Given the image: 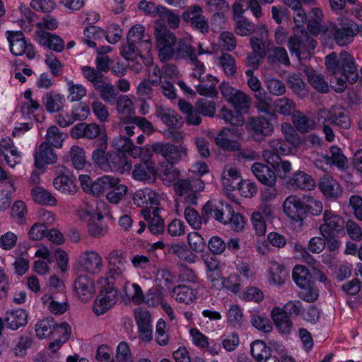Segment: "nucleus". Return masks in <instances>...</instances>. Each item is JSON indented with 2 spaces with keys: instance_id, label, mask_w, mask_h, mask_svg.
Returning a JSON list of instances; mask_svg holds the SVG:
<instances>
[{
  "instance_id": "680f3d73",
  "label": "nucleus",
  "mask_w": 362,
  "mask_h": 362,
  "mask_svg": "<svg viewBox=\"0 0 362 362\" xmlns=\"http://www.w3.org/2000/svg\"><path fill=\"white\" fill-rule=\"evenodd\" d=\"M292 276L298 287H305L311 283V276L308 269L301 265H296L293 269Z\"/></svg>"
},
{
  "instance_id": "69168bd1",
  "label": "nucleus",
  "mask_w": 362,
  "mask_h": 362,
  "mask_svg": "<svg viewBox=\"0 0 362 362\" xmlns=\"http://www.w3.org/2000/svg\"><path fill=\"white\" fill-rule=\"evenodd\" d=\"M347 81H351V76L343 74L341 71L334 72V74H332L330 78L331 87L335 91L341 93L347 87Z\"/></svg>"
},
{
  "instance_id": "c756f323",
  "label": "nucleus",
  "mask_w": 362,
  "mask_h": 362,
  "mask_svg": "<svg viewBox=\"0 0 362 362\" xmlns=\"http://www.w3.org/2000/svg\"><path fill=\"white\" fill-rule=\"evenodd\" d=\"M200 83L196 86L197 93L204 96L215 98L218 94L216 84L218 80L212 75H207L199 80Z\"/></svg>"
},
{
  "instance_id": "e433bc0d",
  "label": "nucleus",
  "mask_w": 362,
  "mask_h": 362,
  "mask_svg": "<svg viewBox=\"0 0 362 362\" xmlns=\"http://www.w3.org/2000/svg\"><path fill=\"white\" fill-rule=\"evenodd\" d=\"M156 115L167 126L175 127L180 124L181 117L173 110L159 106L156 107Z\"/></svg>"
},
{
  "instance_id": "5701e85b",
  "label": "nucleus",
  "mask_w": 362,
  "mask_h": 362,
  "mask_svg": "<svg viewBox=\"0 0 362 362\" xmlns=\"http://www.w3.org/2000/svg\"><path fill=\"white\" fill-rule=\"evenodd\" d=\"M230 133L236 136L242 134L238 130H232L229 128H224L216 137L215 142L218 146L228 151H238L240 150V144L228 138Z\"/></svg>"
},
{
  "instance_id": "b1692460",
  "label": "nucleus",
  "mask_w": 362,
  "mask_h": 362,
  "mask_svg": "<svg viewBox=\"0 0 362 362\" xmlns=\"http://www.w3.org/2000/svg\"><path fill=\"white\" fill-rule=\"evenodd\" d=\"M251 169L254 175L264 185L274 187L276 185V174L268 165L261 163H255Z\"/></svg>"
},
{
  "instance_id": "4be33fe9",
  "label": "nucleus",
  "mask_w": 362,
  "mask_h": 362,
  "mask_svg": "<svg viewBox=\"0 0 362 362\" xmlns=\"http://www.w3.org/2000/svg\"><path fill=\"white\" fill-rule=\"evenodd\" d=\"M103 205V202H98L95 200L84 203L78 210L77 216L80 219L88 223L94 219L101 221L103 218V215L100 211V207Z\"/></svg>"
},
{
  "instance_id": "aec40b11",
  "label": "nucleus",
  "mask_w": 362,
  "mask_h": 362,
  "mask_svg": "<svg viewBox=\"0 0 362 362\" xmlns=\"http://www.w3.org/2000/svg\"><path fill=\"white\" fill-rule=\"evenodd\" d=\"M290 151L284 141L276 139L269 141L267 148L264 149L262 156L264 160L274 165L280 160L279 154H287Z\"/></svg>"
},
{
  "instance_id": "603ef678",
  "label": "nucleus",
  "mask_w": 362,
  "mask_h": 362,
  "mask_svg": "<svg viewBox=\"0 0 362 362\" xmlns=\"http://www.w3.org/2000/svg\"><path fill=\"white\" fill-rule=\"evenodd\" d=\"M41 300L44 305L46 306L52 314L62 315L67 310L68 304L66 303L56 301L50 294H44Z\"/></svg>"
},
{
  "instance_id": "39448f33",
  "label": "nucleus",
  "mask_w": 362,
  "mask_h": 362,
  "mask_svg": "<svg viewBox=\"0 0 362 362\" xmlns=\"http://www.w3.org/2000/svg\"><path fill=\"white\" fill-rule=\"evenodd\" d=\"M173 189L177 196L184 197L186 204H197V194L204 189V183L200 177L188 176L180 178Z\"/></svg>"
},
{
  "instance_id": "3c124183",
  "label": "nucleus",
  "mask_w": 362,
  "mask_h": 362,
  "mask_svg": "<svg viewBox=\"0 0 362 362\" xmlns=\"http://www.w3.org/2000/svg\"><path fill=\"white\" fill-rule=\"evenodd\" d=\"M217 65L227 76H233L237 70L235 58L228 53H223L221 55L218 59Z\"/></svg>"
},
{
  "instance_id": "393cba45",
  "label": "nucleus",
  "mask_w": 362,
  "mask_h": 362,
  "mask_svg": "<svg viewBox=\"0 0 362 362\" xmlns=\"http://www.w3.org/2000/svg\"><path fill=\"white\" fill-rule=\"evenodd\" d=\"M287 185L293 190H312L315 187V182L308 174L303 171H298L289 179Z\"/></svg>"
},
{
  "instance_id": "a18cd8bd",
  "label": "nucleus",
  "mask_w": 362,
  "mask_h": 362,
  "mask_svg": "<svg viewBox=\"0 0 362 362\" xmlns=\"http://www.w3.org/2000/svg\"><path fill=\"white\" fill-rule=\"evenodd\" d=\"M269 63L279 62L285 66L290 65V59L285 48L281 47H272L268 49L267 57Z\"/></svg>"
},
{
  "instance_id": "1a4fd4ad",
  "label": "nucleus",
  "mask_w": 362,
  "mask_h": 362,
  "mask_svg": "<svg viewBox=\"0 0 362 362\" xmlns=\"http://www.w3.org/2000/svg\"><path fill=\"white\" fill-rule=\"evenodd\" d=\"M7 34L10 50L13 54L21 56L25 54L26 57L30 59H33L35 57V52L34 47L31 44L27 43L22 32H7Z\"/></svg>"
},
{
  "instance_id": "6ab92c4d",
  "label": "nucleus",
  "mask_w": 362,
  "mask_h": 362,
  "mask_svg": "<svg viewBox=\"0 0 362 362\" xmlns=\"http://www.w3.org/2000/svg\"><path fill=\"white\" fill-rule=\"evenodd\" d=\"M127 38L128 42H133L137 44L144 52L146 53L150 52L152 47L151 37L145 33V28L144 25L140 24L134 25L129 30Z\"/></svg>"
},
{
  "instance_id": "49530a36",
  "label": "nucleus",
  "mask_w": 362,
  "mask_h": 362,
  "mask_svg": "<svg viewBox=\"0 0 362 362\" xmlns=\"http://www.w3.org/2000/svg\"><path fill=\"white\" fill-rule=\"evenodd\" d=\"M322 158L327 164L334 165L339 168H344L347 163L346 157L341 148L336 146L330 148V155L323 156Z\"/></svg>"
},
{
  "instance_id": "79ce46f5",
  "label": "nucleus",
  "mask_w": 362,
  "mask_h": 362,
  "mask_svg": "<svg viewBox=\"0 0 362 362\" xmlns=\"http://www.w3.org/2000/svg\"><path fill=\"white\" fill-rule=\"evenodd\" d=\"M293 123L300 133H307L316 127L315 120L301 112H297L293 116Z\"/></svg>"
},
{
  "instance_id": "f3484780",
  "label": "nucleus",
  "mask_w": 362,
  "mask_h": 362,
  "mask_svg": "<svg viewBox=\"0 0 362 362\" xmlns=\"http://www.w3.org/2000/svg\"><path fill=\"white\" fill-rule=\"evenodd\" d=\"M111 144L119 153H127L134 158H139L144 150L142 147L135 146L131 139L122 135L115 136Z\"/></svg>"
},
{
  "instance_id": "bb28decb",
  "label": "nucleus",
  "mask_w": 362,
  "mask_h": 362,
  "mask_svg": "<svg viewBox=\"0 0 362 362\" xmlns=\"http://www.w3.org/2000/svg\"><path fill=\"white\" fill-rule=\"evenodd\" d=\"M272 318L276 327L283 334H289L293 327L290 317L280 307H274L271 312Z\"/></svg>"
},
{
  "instance_id": "774afa93",
  "label": "nucleus",
  "mask_w": 362,
  "mask_h": 362,
  "mask_svg": "<svg viewBox=\"0 0 362 362\" xmlns=\"http://www.w3.org/2000/svg\"><path fill=\"white\" fill-rule=\"evenodd\" d=\"M91 110L96 119L103 123L110 122V113L108 108L101 101L96 100L91 103Z\"/></svg>"
},
{
  "instance_id": "f257e3e1",
  "label": "nucleus",
  "mask_w": 362,
  "mask_h": 362,
  "mask_svg": "<svg viewBox=\"0 0 362 362\" xmlns=\"http://www.w3.org/2000/svg\"><path fill=\"white\" fill-rule=\"evenodd\" d=\"M108 269L106 279L112 280V284L119 286L126 292V285L129 284L127 276V259L125 252L120 250L110 251L106 257Z\"/></svg>"
},
{
  "instance_id": "dca6fc26",
  "label": "nucleus",
  "mask_w": 362,
  "mask_h": 362,
  "mask_svg": "<svg viewBox=\"0 0 362 362\" xmlns=\"http://www.w3.org/2000/svg\"><path fill=\"white\" fill-rule=\"evenodd\" d=\"M132 161L124 155L110 151L106 154L105 169L124 173L130 171Z\"/></svg>"
},
{
  "instance_id": "5fc2aeb1",
  "label": "nucleus",
  "mask_w": 362,
  "mask_h": 362,
  "mask_svg": "<svg viewBox=\"0 0 362 362\" xmlns=\"http://www.w3.org/2000/svg\"><path fill=\"white\" fill-rule=\"evenodd\" d=\"M251 354L257 362H263L271 354V349L260 340L251 344Z\"/></svg>"
},
{
  "instance_id": "f8f14e48",
  "label": "nucleus",
  "mask_w": 362,
  "mask_h": 362,
  "mask_svg": "<svg viewBox=\"0 0 362 362\" xmlns=\"http://www.w3.org/2000/svg\"><path fill=\"white\" fill-rule=\"evenodd\" d=\"M117 291L108 287L103 289L95 300L93 310L97 315H103L110 309L117 300Z\"/></svg>"
},
{
  "instance_id": "864d4df0",
  "label": "nucleus",
  "mask_w": 362,
  "mask_h": 362,
  "mask_svg": "<svg viewBox=\"0 0 362 362\" xmlns=\"http://www.w3.org/2000/svg\"><path fill=\"white\" fill-rule=\"evenodd\" d=\"M206 6L210 11L215 13L214 20L218 18L223 21L224 13L229 10V4L225 0H206Z\"/></svg>"
},
{
  "instance_id": "4c0bfd02",
  "label": "nucleus",
  "mask_w": 362,
  "mask_h": 362,
  "mask_svg": "<svg viewBox=\"0 0 362 362\" xmlns=\"http://www.w3.org/2000/svg\"><path fill=\"white\" fill-rule=\"evenodd\" d=\"M158 209L153 208V217L150 211L142 210L143 216L146 220H149L148 229L154 235L162 233L164 231V221L158 214Z\"/></svg>"
},
{
  "instance_id": "9b49d317",
  "label": "nucleus",
  "mask_w": 362,
  "mask_h": 362,
  "mask_svg": "<svg viewBox=\"0 0 362 362\" xmlns=\"http://www.w3.org/2000/svg\"><path fill=\"white\" fill-rule=\"evenodd\" d=\"M74 291L76 298L82 302H87L95 294V282L86 274L80 275L74 281Z\"/></svg>"
},
{
  "instance_id": "13d9d810",
  "label": "nucleus",
  "mask_w": 362,
  "mask_h": 362,
  "mask_svg": "<svg viewBox=\"0 0 362 362\" xmlns=\"http://www.w3.org/2000/svg\"><path fill=\"white\" fill-rule=\"evenodd\" d=\"M220 117L226 122L233 126L240 127L244 124V118L241 111L235 110V112H233L226 107H223L220 112Z\"/></svg>"
},
{
  "instance_id": "cd10ccee",
  "label": "nucleus",
  "mask_w": 362,
  "mask_h": 362,
  "mask_svg": "<svg viewBox=\"0 0 362 362\" xmlns=\"http://www.w3.org/2000/svg\"><path fill=\"white\" fill-rule=\"evenodd\" d=\"M119 182L120 180L117 177L103 175L93 181L89 194L95 197H100L105 192L110 190L112 186L119 184Z\"/></svg>"
},
{
  "instance_id": "6e6552de",
  "label": "nucleus",
  "mask_w": 362,
  "mask_h": 362,
  "mask_svg": "<svg viewBox=\"0 0 362 362\" xmlns=\"http://www.w3.org/2000/svg\"><path fill=\"white\" fill-rule=\"evenodd\" d=\"M318 122L322 119L331 124L347 129L351 127V119L346 110L341 107H332L329 110H321L317 115Z\"/></svg>"
},
{
  "instance_id": "de8ad7c7",
  "label": "nucleus",
  "mask_w": 362,
  "mask_h": 362,
  "mask_svg": "<svg viewBox=\"0 0 362 362\" xmlns=\"http://www.w3.org/2000/svg\"><path fill=\"white\" fill-rule=\"evenodd\" d=\"M296 109L293 100L283 97L273 101V111L284 116L291 115Z\"/></svg>"
},
{
  "instance_id": "c9c22d12",
  "label": "nucleus",
  "mask_w": 362,
  "mask_h": 362,
  "mask_svg": "<svg viewBox=\"0 0 362 362\" xmlns=\"http://www.w3.org/2000/svg\"><path fill=\"white\" fill-rule=\"evenodd\" d=\"M94 88L99 93L100 98L111 105L115 104L117 98L119 95L115 86L105 81H103Z\"/></svg>"
},
{
  "instance_id": "423d86ee",
  "label": "nucleus",
  "mask_w": 362,
  "mask_h": 362,
  "mask_svg": "<svg viewBox=\"0 0 362 362\" xmlns=\"http://www.w3.org/2000/svg\"><path fill=\"white\" fill-rule=\"evenodd\" d=\"M356 23L344 19L338 24L332 23L327 28V33L339 46H346L352 43L356 37Z\"/></svg>"
},
{
  "instance_id": "7c9ffc66",
  "label": "nucleus",
  "mask_w": 362,
  "mask_h": 362,
  "mask_svg": "<svg viewBox=\"0 0 362 362\" xmlns=\"http://www.w3.org/2000/svg\"><path fill=\"white\" fill-rule=\"evenodd\" d=\"M5 322L8 328L16 330L27 324L28 314L23 309L7 311Z\"/></svg>"
},
{
  "instance_id": "09e8293b",
  "label": "nucleus",
  "mask_w": 362,
  "mask_h": 362,
  "mask_svg": "<svg viewBox=\"0 0 362 362\" xmlns=\"http://www.w3.org/2000/svg\"><path fill=\"white\" fill-rule=\"evenodd\" d=\"M57 334L59 335L60 337L49 343L48 346V349L52 352H56L69 339L71 334L69 325L67 322L61 323L60 327L57 329Z\"/></svg>"
},
{
  "instance_id": "6e6d98bb",
  "label": "nucleus",
  "mask_w": 362,
  "mask_h": 362,
  "mask_svg": "<svg viewBox=\"0 0 362 362\" xmlns=\"http://www.w3.org/2000/svg\"><path fill=\"white\" fill-rule=\"evenodd\" d=\"M66 86L69 93L67 98L71 102L81 100L87 93L84 86L80 83H75L71 80L66 81Z\"/></svg>"
},
{
  "instance_id": "bf43d9fd",
  "label": "nucleus",
  "mask_w": 362,
  "mask_h": 362,
  "mask_svg": "<svg viewBox=\"0 0 362 362\" xmlns=\"http://www.w3.org/2000/svg\"><path fill=\"white\" fill-rule=\"evenodd\" d=\"M116 110L117 112L124 117H127L134 112V106L133 101L127 95H119L117 98Z\"/></svg>"
},
{
  "instance_id": "473e14b6",
  "label": "nucleus",
  "mask_w": 362,
  "mask_h": 362,
  "mask_svg": "<svg viewBox=\"0 0 362 362\" xmlns=\"http://www.w3.org/2000/svg\"><path fill=\"white\" fill-rule=\"evenodd\" d=\"M42 103L49 112H57L62 110L65 103L64 95L53 92H47L44 94Z\"/></svg>"
},
{
  "instance_id": "a878e982",
  "label": "nucleus",
  "mask_w": 362,
  "mask_h": 362,
  "mask_svg": "<svg viewBox=\"0 0 362 362\" xmlns=\"http://www.w3.org/2000/svg\"><path fill=\"white\" fill-rule=\"evenodd\" d=\"M319 189L327 198L337 199L341 196L342 189L336 180L329 175H324L319 182Z\"/></svg>"
},
{
  "instance_id": "20e7f679",
  "label": "nucleus",
  "mask_w": 362,
  "mask_h": 362,
  "mask_svg": "<svg viewBox=\"0 0 362 362\" xmlns=\"http://www.w3.org/2000/svg\"><path fill=\"white\" fill-rule=\"evenodd\" d=\"M316 45V40L305 29H293V35L289 37L288 42L289 51L295 54L299 60L309 57Z\"/></svg>"
},
{
  "instance_id": "f704fd0d",
  "label": "nucleus",
  "mask_w": 362,
  "mask_h": 362,
  "mask_svg": "<svg viewBox=\"0 0 362 362\" xmlns=\"http://www.w3.org/2000/svg\"><path fill=\"white\" fill-rule=\"evenodd\" d=\"M226 318L228 325L235 329L242 328L247 322L242 309L235 304L229 306L226 313Z\"/></svg>"
},
{
  "instance_id": "0e129e2a",
  "label": "nucleus",
  "mask_w": 362,
  "mask_h": 362,
  "mask_svg": "<svg viewBox=\"0 0 362 362\" xmlns=\"http://www.w3.org/2000/svg\"><path fill=\"white\" fill-rule=\"evenodd\" d=\"M156 281L157 288H163L165 287L170 288L175 282V277L167 269H159L156 275Z\"/></svg>"
},
{
  "instance_id": "052dcab7",
  "label": "nucleus",
  "mask_w": 362,
  "mask_h": 362,
  "mask_svg": "<svg viewBox=\"0 0 362 362\" xmlns=\"http://www.w3.org/2000/svg\"><path fill=\"white\" fill-rule=\"evenodd\" d=\"M85 38L83 41L90 47H95L97 44L95 40L101 39L105 36V31L97 26H89L83 31Z\"/></svg>"
},
{
  "instance_id": "4d7b16f0",
  "label": "nucleus",
  "mask_w": 362,
  "mask_h": 362,
  "mask_svg": "<svg viewBox=\"0 0 362 362\" xmlns=\"http://www.w3.org/2000/svg\"><path fill=\"white\" fill-rule=\"evenodd\" d=\"M163 290L157 287H153L146 294L145 303L148 307L161 306L165 303Z\"/></svg>"
},
{
  "instance_id": "c85d7f7f",
  "label": "nucleus",
  "mask_w": 362,
  "mask_h": 362,
  "mask_svg": "<svg viewBox=\"0 0 362 362\" xmlns=\"http://www.w3.org/2000/svg\"><path fill=\"white\" fill-rule=\"evenodd\" d=\"M196 54V50L192 47V40L189 37L181 38L174 49L173 59H189Z\"/></svg>"
},
{
  "instance_id": "338daca9",
  "label": "nucleus",
  "mask_w": 362,
  "mask_h": 362,
  "mask_svg": "<svg viewBox=\"0 0 362 362\" xmlns=\"http://www.w3.org/2000/svg\"><path fill=\"white\" fill-rule=\"evenodd\" d=\"M287 83L292 90L300 97L307 95L305 84L297 74H291L287 77Z\"/></svg>"
},
{
  "instance_id": "2eb2a0df",
  "label": "nucleus",
  "mask_w": 362,
  "mask_h": 362,
  "mask_svg": "<svg viewBox=\"0 0 362 362\" xmlns=\"http://www.w3.org/2000/svg\"><path fill=\"white\" fill-rule=\"evenodd\" d=\"M57 160L55 151L47 142H42L34 153V165L37 170H42L46 165L55 163Z\"/></svg>"
},
{
  "instance_id": "72a5a7b5",
  "label": "nucleus",
  "mask_w": 362,
  "mask_h": 362,
  "mask_svg": "<svg viewBox=\"0 0 362 362\" xmlns=\"http://www.w3.org/2000/svg\"><path fill=\"white\" fill-rule=\"evenodd\" d=\"M59 327L60 324L57 325L53 318L43 319L35 325L36 336L39 339L48 338L53 334H57V329Z\"/></svg>"
},
{
  "instance_id": "ea45409f",
  "label": "nucleus",
  "mask_w": 362,
  "mask_h": 362,
  "mask_svg": "<svg viewBox=\"0 0 362 362\" xmlns=\"http://www.w3.org/2000/svg\"><path fill=\"white\" fill-rule=\"evenodd\" d=\"M339 63L341 72L351 76V82L355 81L358 77V73L353 57L346 52H341Z\"/></svg>"
},
{
  "instance_id": "7ed1b4c3",
  "label": "nucleus",
  "mask_w": 362,
  "mask_h": 362,
  "mask_svg": "<svg viewBox=\"0 0 362 362\" xmlns=\"http://www.w3.org/2000/svg\"><path fill=\"white\" fill-rule=\"evenodd\" d=\"M155 36L156 39V48L161 61L173 59L174 49L177 42L175 35L168 30L166 26L159 21L155 25Z\"/></svg>"
},
{
  "instance_id": "a211bd4d",
  "label": "nucleus",
  "mask_w": 362,
  "mask_h": 362,
  "mask_svg": "<svg viewBox=\"0 0 362 362\" xmlns=\"http://www.w3.org/2000/svg\"><path fill=\"white\" fill-rule=\"evenodd\" d=\"M3 160L11 168H14L21 161V153L10 138L3 139L0 141V162Z\"/></svg>"
},
{
  "instance_id": "4468645a",
  "label": "nucleus",
  "mask_w": 362,
  "mask_h": 362,
  "mask_svg": "<svg viewBox=\"0 0 362 362\" xmlns=\"http://www.w3.org/2000/svg\"><path fill=\"white\" fill-rule=\"evenodd\" d=\"M323 223L320 224L319 230L320 233H337L344 230V219L331 210H325L322 215Z\"/></svg>"
},
{
  "instance_id": "37998d69",
  "label": "nucleus",
  "mask_w": 362,
  "mask_h": 362,
  "mask_svg": "<svg viewBox=\"0 0 362 362\" xmlns=\"http://www.w3.org/2000/svg\"><path fill=\"white\" fill-rule=\"evenodd\" d=\"M31 195L35 202L49 206H55L57 199L52 194L41 187H35L31 191Z\"/></svg>"
},
{
  "instance_id": "2f4dec72",
  "label": "nucleus",
  "mask_w": 362,
  "mask_h": 362,
  "mask_svg": "<svg viewBox=\"0 0 362 362\" xmlns=\"http://www.w3.org/2000/svg\"><path fill=\"white\" fill-rule=\"evenodd\" d=\"M249 129L256 134L267 136L273 132L270 120L264 117H252L248 122Z\"/></svg>"
},
{
  "instance_id": "412c9836",
  "label": "nucleus",
  "mask_w": 362,
  "mask_h": 362,
  "mask_svg": "<svg viewBox=\"0 0 362 362\" xmlns=\"http://www.w3.org/2000/svg\"><path fill=\"white\" fill-rule=\"evenodd\" d=\"M37 41L42 47L56 52H62L65 47L60 36L44 30L37 33Z\"/></svg>"
},
{
  "instance_id": "e2e57ef3",
  "label": "nucleus",
  "mask_w": 362,
  "mask_h": 362,
  "mask_svg": "<svg viewBox=\"0 0 362 362\" xmlns=\"http://www.w3.org/2000/svg\"><path fill=\"white\" fill-rule=\"evenodd\" d=\"M27 214V206L23 201L17 200L13 204L11 211V217L16 220L18 223L22 224L25 223Z\"/></svg>"
},
{
  "instance_id": "8fccbe9b",
  "label": "nucleus",
  "mask_w": 362,
  "mask_h": 362,
  "mask_svg": "<svg viewBox=\"0 0 362 362\" xmlns=\"http://www.w3.org/2000/svg\"><path fill=\"white\" fill-rule=\"evenodd\" d=\"M153 174V168L148 165L146 163L135 165L132 171L133 178L142 182H150Z\"/></svg>"
},
{
  "instance_id": "9d476101",
  "label": "nucleus",
  "mask_w": 362,
  "mask_h": 362,
  "mask_svg": "<svg viewBox=\"0 0 362 362\" xmlns=\"http://www.w3.org/2000/svg\"><path fill=\"white\" fill-rule=\"evenodd\" d=\"M78 265L85 272L98 274L103 269V261L100 255L96 251L86 250L79 256Z\"/></svg>"
},
{
  "instance_id": "0eeeda50",
  "label": "nucleus",
  "mask_w": 362,
  "mask_h": 362,
  "mask_svg": "<svg viewBox=\"0 0 362 362\" xmlns=\"http://www.w3.org/2000/svg\"><path fill=\"white\" fill-rule=\"evenodd\" d=\"M219 90L225 100L237 111L246 112L250 107L251 98L243 91L233 88L228 83L222 82Z\"/></svg>"
},
{
  "instance_id": "ddd939ff",
  "label": "nucleus",
  "mask_w": 362,
  "mask_h": 362,
  "mask_svg": "<svg viewBox=\"0 0 362 362\" xmlns=\"http://www.w3.org/2000/svg\"><path fill=\"white\" fill-rule=\"evenodd\" d=\"M283 209L285 214L296 222L302 221L305 216L304 201L296 195H290L284 201Z\"/></svg>"
},
{
  "instance_id": "58836bf2",
  "label": "nucleus",
  "mask_w": 362,
  "mask_h": 362,
  "mask_svg": "<svg viewBox=\"0 0 362 362\" xmlns=\"http://www.w3.org/2000/svg\"><path fill=\"white\" fill-rule=\"evenodd\" d=\"M243 180L240 172L234 168H226L222 174V183L228 190H235Z\"/></svg>"
},
{
  "instance_id": "f03ea898",
  "label": "nucleus",
  "mask_w": 362,
  "mask_h": 362,
  "mask_svg": "<svg viewBox=\"0 0 362 362\" xmlns=\"http://www.w3.org/2000/svg\"><path fill=\"white\" fill-rule=\"evenodd\" d=\"M153 151L161 156L170 165H175L188 158V149L185 144L170 142H156L151 146Z\"/></svg>"
},
{
  "instance_id": "a19ab883",
  "label": "nucleus",
  "mask_w": 362,
  "mask_h": 362,
  "mask_svg": "<svg viewBox=\"0 0 362 362\" xmlns=\"http://www.w3.org/2000/svg\"><path fill=\"white\" fill-rule=\"evenodd\" d=\"M176 301L185 304L193 303L197 298V292L189 286L179 285L173 288Z\"/></svg>"
},
{
  "instance_id": "c03bdc74",
  "label": "nucleus",
  "mask_w": 362,
  "mask_h": 362,
  "mask_svg": "<svg viewBox=\"0 0 362 362\" xmlns=\"http://www.w3.org/2000/svg\"><path fill=\"white\" fill-rule=\"evenodd\" d=\"M54 188L66 194H74L77 191V187L74 180L66 175H59L54 179Z\"/></svg>"
}]
</instances>
